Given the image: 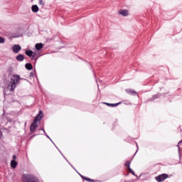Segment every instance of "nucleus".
<instances>
[{
    "label": "nucleus",
    "instance_id": "1",
    "mask_svg": "<svg viewBox=\"0 0 182 182\" xmlns=\"http://www.w3.org/2000/svg\"><path fill=\"white\" fill-rule=\"evenodd\" d=\"M21 76L18 75H13L10 77L6 90H4V96H6V90H10V92H14L16 89V85H19L21 82Z\"/></svg>",
    "mask_w": 182,
    "mask_h": 182
},
{
    "label": "nucleus",
    "instance_id": "19",
    "mask_svg": "<svg viewBox=\"0 0 182 182\" xmlns=\"http://www.w3.org/2000/svg\"><path fill=\"white\" fill-rule=\"evenodd\" d=\"M39 5H41L42 6H45V2L43 1V0H39Z\"/></svg>",
    "mask_w": 182,
    "mask_h": 182
},
{
    "label": "nucleus",
    "instance_id": "17",
    "mask_svg": "<svg viewBox=\"0 0 182 182\" xmlns=\"http://www.w3.org/2000/svg\"><path fill=\"white\" fill-rule=\"evenodd\" d=\"M159 97H160V95H153L152 100H156V99H159Z\"/></svg>",
    "mask_w": 182,
    "mask_h": 182
},
{
    "label": "nucleus",
    "instance_id": "12",
    "mask_svg": "<svg viewBox=\"0 0 182 182\" xmlns=\"http://www.w3.org/2000/svg\"><path fill=\"white\" fill-rule=\"evenodd\" d=\"M25 54L29 58H32V55H33V51H32V50H27L25 51Z\"/></svg>",
    "mask_w": 182,
    "mask_h": 182
},
{
    "label": "nucleus",
    "instance_id": "23",
    "mask_svg": "<svg viewBox=\"0 0 182 182\" xmlns=\"http://www.w3.org/2000/svg\"><path fill=\"white\" fill-rule=\"evenodd\" d=\"M80 177L82 178L83 180H85L86 177L83 176L82 175H80Z\"/></svg>",
    "mask_w": 182,
    "mask_h": 182
},
{
    "label": "nucleus",
    "instance_id": "5",
    "mask_svg": "<svg viewBox=\"0 0 182 182\" xmlns=\"http://www.w3.org/2000/svg\"><path fill=\"white\" fill-rule=\"evenodd\" d=\"M21 50L22 47H21V46L19 45H14L12 47V51L14 52V53H19Z\"/></svg>",
    "mask_w": 182,
    "mask_h": 182
},
{
    "label": "nucleus",
    "instance_id": "10",
    "mask_svg": "<svg viewBox=\"0 0 182 182\" xmlns=\"http://www.w3.org/2000/svg\"><path fill=\"white\" fill-rule=\"evenodd\" d=\"M25 59V57L22 54H19L18 55L16 56V60L18 62H22Z\"/></svg>",
    "mask_w": 182,
    "mask_h": 182
},
{
    "label": "nucleus",
    "instance_id": "9",
    "mask_svg": "<svg viewBox=\"0 0 182 182\" xmlns=\"http://www.w3.org/2000/svg\"><path fill=\"white\" fill-rule=\"evenodd\" d=\"M35 48L36 50H41V49L43 48V43H37L36 44Z\"/></svg>",
    "mask_w": 182,
    "mask_h": 182
},
{
    "label": "nucleus",
    "instance_id": "8",
    "mask_svg": "<svg viewBox=\"0 0 182 182\" xmlns=\"http://www.w3.org/2000/svg\"><path fill=\"white\" fill-rule=\"evenodd\" d=\"M119 15H122V16H129V11L126 9H122L119 11Z\"/></svg>",
    "mask_w": 182,
    "mask_h": 182
},
{
    "label": "nucleus",
    "instance_id": "25",
    "mask_svg": "<svg viewBox=\"0 0 182 182\" xmlns=\"http://www.w3.org/2000/svg\"><path fill=\"white\" fill-rule=\"evenodd\" d=\"M41 130H43V132H44V133H45V129H41Z\"/></svg>",
    "mask_w": 182,
    "mask_h": 182
},
{
    "label": "nucleus",
    "instance_id": "4",
    "mask_svg": "<svg viewBox=\"0 0 182 182\" xmlns=\"http://www.w3.org/2000/svg\"><path fill=\"white\" fill-rule=\"evenodd\" d=\"M166 178H168V174L167 173H163L155 177V180H156L158 182L164 181V180Z\"/></svg>",
    "mask_w": 182,
    "mask_h": 182
},
{
    "label": "nucleus",
    "instance_id": "24",
    "mask_svg": "<svg viewBox=\"0 0 182 182\" xmlns=\"http://www.w3.org/2000/svg\"><path fill=\"white\" fill-rule=\"evenodd\" d=\"M2 135V132L0 131V136H1Z\"/></svg>",
    "mask_w": 182,
    "mask_h": 182
},
{
    "label": "nucleus",
    "instance_id": "21",
    "mask_svg": "<svg viewBox=\"0 0 182 182\" xmlns=\"http://www.w3.org/2000/svg\"><path fill=\"white\" fill-rule=\"evenodd\" d=\"M35 76V72L30 73V77H33Z\"/></svg>",
    "mask_w": 182,
    "mask_h": 182
},
{
    "label": "nucleus",
    "instance_id": "6",
    "mask_svg": "<svg viewBox=\"0 0 182 182\" xmlns=\"http://www.w3.org/2000/svg\"><path fill=\"white\" fill-rule=\"evenodd\" d=\"M130 164H132V161H127L125 163V167L127 168V171L131 173V174H133V176H136V174H134V171H133L132 170V168H130Z\"/></svg>",
    "mask_w": 182,
    "mask_h": 182
},
{
    "label": "nucleus",
    "instance_id": "15",
    "mask_svg": "<svg viewBox=\"0 0 182 182\" xmlns=\"http://www.w3.org/2000/svg\"><path fill=\"white\" fill-rule=\"evenodd\" d=\"M16 166H18V162L15 160H12L11 161V167H12V168H16Z\"/></svg>",
    "mask_w": 182,
    "mask_h": 182
},
{
    "label": "nucleus",
    "instance_id": "26",
    "mask_svg": "<svg viewBox=\"0 0 182 182\" xmlns=\"http://www.w3.org/2000/svg\"><path fill=\"white\" fill-rule=\"evenodd\" d=\"M180 143H182V140L181 141L178 142V144H180Z\"/></svg>",
    "mask_w": 182,
    "mask_h": 182
},
{
    "label": "nucleus",
    "instance_id": "7",
    "mask_svg": "<svg viewBox=\"0 0 182 182\" xmlns=\"http://www.w3.org/2000/svg\"><path fill=\"white\" fill-rule=\"evenodd\" d=\"M126 92L128 95H132V96H139V93H137L134 90L128 89L126 90Z\"/></svg>",
    "mask_w": 182,
    "mask_h": 182
},
{
    "label": "nucleus",
    "instance_id": "2",
    "mask_svg": "<svg viewBox=\"0 0 182 182\" xmlns=\"http://www.w3.org/2000/svg\"><path fill=\"white\" fill-rule=\"evenodd\" d=\"M44 116L45 115L43 114V112H42V110H40L37 116L35 117L33 123L30 126V132L31 133H33L36 130V128L38 127L37 122H41V120L43 119Z\"/></svg>",
    "mask_w": 182,
    "mask_h": 182
},
{
    "label": "nucleus",
    "instance_id": "20",
    "mask_svg": "<svg viewBox=\"0 0 182 182\" xmlns=\"http://www.w3.org/2000/svg\"><path fill=\"white\" fill-rule=\"evenodd\" d=\"M0 43H5V38L0 37Z\"/></svg>",
    "mask_w": 182,
    "mask_h": 182
},
{
    "label": "nucleus",
    "instance_id": "16",
    "mask_svg": "<svg viewBox=\"0 0 182 182\" xmlns=\"http://www.w3.org/2000/svg\"><path fill=\"white\" fill-rule=\"evenodd\" d=\"M36 56H38V54L35 52H33V55H31L32 60H33V59H35L36 60L38 59V58H36Z\"/></svg>",
    "mask_w": 182,
    "mask_h": 182
},
{
    "label": "nucleus",
    "instance_id": "3",
    "mask_svg": "<svg viewBox=\"0 0 182 182\" xmlns=\"http://www.w3.org/2000/svg\"><path fill=\"white\" fill-rule=\"evenodd\" d=\"M22 182H40L39 178L38 177L32 175V174H23L21 176Z\"/></svg>",
    "mask_w": 182,
    "mask_h": 182
},
{
    "label": "nucleus",
    "instance_id": "11",
    "mask_svg": "<svg viewBox=\"0 0 182 182\" xmlns=\"http://www.w3.org/2000/svg\"><path fill=\"white\" fill-rule=\"evenodd\" d=\"M31 10H32V12H34L35 14H36V12L39 11V7L38 6V5H33L31 6Z\"/></svg>",
    "mask_w": 182,
    "mask_h": 182
},
{
    "label": "nucleus",
    "instance_id": "13",
    "mask_svg": "<svg viewBox=\"0 0 182 182\" xmlns=\"http://www.w3.org/2000/svg\"><path fill=\"white\" fill-rule=\"evenodd\" d=\"M104 105H106V106H109L110 107H116L120 105V103H115V104H110L107 102H104Z\"/></svg>",
    "mask_w": 182,
    "mask_h": 182
},
{
    "label": "nucleus",
    "instance_id": "18",
    "mask_svg": "<svg viewBox=\"0 0 182 182\" xmlns=\"http://www.w3.org/2000/svg\"><path fill=\"white\" fill-rule=\"evenodd\" d=\"M85 181H89V182H95L96 181H95L94 179H91L90 178H85Z\"/></svg>",
    "mask_w": 182,
    "mask_h": 182
},
{
    "label": "nucleus",
    "instance_id": "22",
    "mask_svg": "<svg viewBox=\"0 0 182 182\" xmlns=\"http://www.w3.org/2000/svg\"><path fill=\"white\" fill-rule=\"evenodd\" d=\"M13 160H16V155L13 156Z\"/></svg>",
    "mask_w": 182,
    "mask_h": 182
},
{
    "label": "nucleus",
    "instance_id": "14",
    "mask_svg": "<svg viewBox=\"0 0 182 182\" xmlns=\"http://www.w3.org/2000/svg\"><path fill=\"white\" fill-rule=\"evenodd\" d=\"M25 68L27 70H32L33 69V66L29 63L25 65Z\"/></svg>",
    "mask_w": 182,
    "mask_h": 182
}]
</instances>
